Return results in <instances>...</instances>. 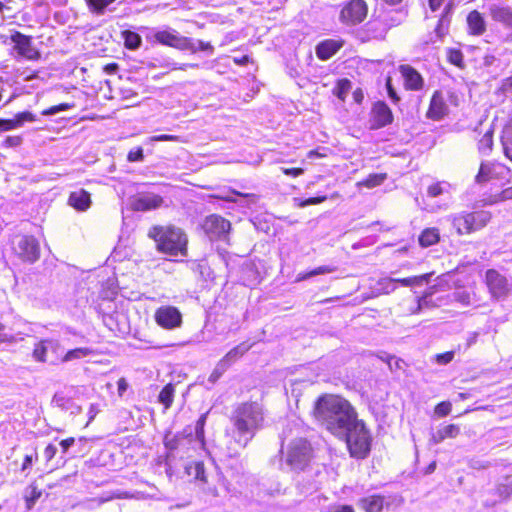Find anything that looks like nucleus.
Wrapping results in <instances>:
<instances>
[{"instance_id":"obj_1","label":"nucleus","mask_w":512,"mask_h":512,"mask_svg":"<svg viewBox=\"0 0 512 512\" xmlns=\"http://www.w3.org/2000/svg\"><path fill=\"white\" fill-rule=\"evenodd\" d=\"M314 414L316 419L333 435L345 432L357 414L352 405L344 398L336 395H325L318 399Z\"/></svg>"},{"instance_id":"obj_2","label":"nucleus","mask_w":512,"mask_h":512,"mask_svg":"<svg viewBox=\"0 0 512 512\" xmlns=\"http://www.w3.org/2000/svg\"><path fill=\"white\" fill-rule=\"evenodd\" d=\"M231 436L239 447H246L264 421L263 409L257 402H244L232 411Z\"/></svg>"},{"instance_id":"obj_3","label":"nucleus","mask_w":512,"mask_h":512,"mask_svg":"<svg viewBox=\"0 0 512 512\" xmlns=\"http://www.w3.org/2000/svg\"><path fill=\"white\" fill-rule=\"evenodd\" d=\"M149 236L156 242L158 251L170 256H186L188 239L182 229L174 226H155Z\"/></svg>"},{"instance_id":"obj_4","label":"nucleus","mask_w":512,"mask_h":512,"mask_svg":"<svg viewBox=\"0 0 512 512\" xmlns=\"http://www.w3.org/2000/svg\"><path fill=\"white\" fill-rule=\"evenodd\" d=\"M345 432L335 436L344 439L351 457L364 459L371 449V435L363 421L355 418L348 426H344Z\"/></svg>"},{"instance_id":"obj_5","label":"nucleus","mask_w":512,"mask_h":512,"mask_svg":"<svg viewBox=\"0 0 512 512\" xmlns=\"http://www.w3.org/2000/svg\"><path fill=\"white\" fill-rule=\"evenodd\" d=\"M457 235H468L483 229L491 220V213L486 210L461 211L447 217Z\"/></svg>"},{"instance_id":"obj_6","label":"nucleus","mask_w":512,"mask_h":512,"mask_svg":"<svg viewBox=\"0 0 512 512\" xmlns=\"http://www.w3.org/2000/svg\"><path fill=\"white\" fill-rule=\"evenodd\" d=\"M153 37L162 45L170 46L182 51H190L192 53H196L198 51L213 52V47L210 43L181 36L176 30L171 28L157 30L154 32Z\"/></svg>"},{"instance_id":"obj_7","label":"nucleus","mask_w":512,"mask_h":512,"mask_svg":"<svg viewBox=\"0 0 512 512\" xmlns=\"http://www.w3.org/2000/svg\"><path fill=\"white\" fill-rule=\"evenodd\" d=\"M284 454V463L293 471H303L311 461L312 449L310 443L298 438L292 440L286 448Z\"/></svg>"},{"instance_id":"obj_8","label":"nucleus","mask_w":512,"mask_h":512,"mask_svg":"<svg viewBox=\"0 0 512 512\" xmlns=\"http://www.w3.org/2000/svg\"><path fill=\"white\" fill-rule=\"evenodd\" d=\"M433 288H430L423 296L417 300L416 309L412 313H418L424 308L439 307L448 302H458L463 306H467L471 303V293L465 289L455 290L453 293L448 294L446 297L434 298Z\"/></svg>"},{"instance_id":"obj_9","label":"nucleus","mask_w":512,"mask_h":512,"mask_svg":"<svg viewBox=\"0 0 512 512\" xmlns=\"http://www.w3.org/2000/svg\"><path fill=\"white\" fill-rule=\"evenodd\" d=\"M63 352L64 348L59 340L46 338L41 339L34 344L32 357L36 362L57 365L60 363Z\"/></svg>"},{"instance_id":"obj_10","label":"nucleus","mask_w":512,"mask_h":512,"mask_svg":"<svg viewBox=\"0 0 512 512\" xmlns=\"http://www.w3.org/2000/svg\"><path fill=\"white\" fill-rule=\"evenodd\" d=\"M15 254L24 262L34 263L40 257V246L37 239L29 235H18L12 240Z\"/></svg>"},{"instance_id":"obj_11","label":"nucleus","mask_w":512,"mask_h":512,"mask_svg":"<svg viewBox=\"0 0 512 512\" xmlns=\"http://www.w3.org/2000/svg\"><path fill=\"white\" fill-rule=\"evenodd\" d=\"M485 283L492 298L497 300L505 299L512 290V283L495 269L486 271Z\"/></svg>"},{"instance_id":"obj_12","label":"nucleus","mask_w":512,"mask_h":512,"mask_svg":"<svg viewBox=\"0 0 512 512\" xmlns=\"http://www.w3.org/2000/svg\"><path fill=\"white\" fill-rule=\"evenodd\" d=\"M428 3V7L432 12H437L442 8L441 17L438 21V24L435 28V37L437 40H440L444 35L447 34L449 24H450V15L453 8V0H426Z\"/></svg>"},{"instance_id":"obj_13","label":"nucleus","mask_w":512,"mask_h":512,"mask_svg":"<svg viewBox=\"0 0 512 512\" xmlns=\"http://www.w3.org/2000/svg\"><path fill=\"white\" fill-rule=\"evenodd\" d=\"M203 230L211 240H225L231 228L228 220L220 215L207 216L203 222Z\"/></svg>"},{"instance_id":"obj_14","label":"nucleus","mask_w":512,"mask_h":512,"mask_svg":"<svg viewBox=\"0 0 512 512\" xmlns=\"http://www.w3.org/2000/svg\"><path fill=\"white\" fill-rule=\"evenodd\" d=\"M10 40L18 56L30 61H36L40 58V52L33 45L32 37L15 31L11 34Z\"/></svg>"},{"instance_id":"obj_15","label":"nucleus","mask_w":512,"mask_h":512,"mask_svg":"<svg viewBox=\"0 0 512 512\" xmlns=\"http://www.w3.org/2000/svg\"><path fill=\"white\" fill-rule=\"evenodd\" d=\"M155 322L166 330H173L182 324V314L174 306H161L154 314Z\"/></svg>"},{"instance_id":"obj_16","label":"nucleus","mask_w":512,"mask_h":512,"mask_svg":"<svg viewBox=\"0 0 512 512\" xmlns=\"http://www.w3.org/2000/svg\"><path fill=\"white\" fill-rule=\"evenodd\" d=\"M367 15V5L363 0H352L340 12V20L347 25L362 22Z\"/></svg>"},{"instance_id":"obj_17","label":"nucleus","mask_w":512,"mask_h":512,"mask_svg":"<svg viewBox=\"0 0 512 512\" xmlns=\"http://www.w3.org/2000/svg\"><path fill=\"white\" fill-rule=\"evenodd\" d=\"M393 121V114L389 106L383 102H376L371 110V120H370V128L371 129H380Z\"/></svg>"},{"instance_id":"obj_18","label":"nucleus","mask_w":512,"mask_h":512,"mask_svg":"<svg viewBox=\"0 0 512 512\" xmlns=\"http://www.w3.org/2000/svg\"><path fill=\"white\" fill-rule=\"evenodd\" d=\"M489 13L494 21L501 23L508 30L506 40L512 41V9L509 6L491 4L489 5Z\"/></svg>"},{"instance_id":"obj_19","label":"nucleus","mask_w":512,"mask_h":512,"mask_svg":"<svg viewBox=\"0 0 512 512\" xmlns=\"http://www.w3.org/2000/svg\"><path fill=\"white\" fill-rule=\"evenodd\" d=\"M190 442V439L181 434H166L164 437V445L167 449V458L174 459L178 456L184 458L185 455L182 453V450H184L186 445Z\"/></svg>"},{"instance_id":"obj_20","label":"nucleus","mask_w":512,"mask_h":512,"mask_svg":"<svg viewBox=\"0 0 512 512\" xmlns=\"http://www.w3.org/2000/svg\"><path fill=\"white\" fill-rule=\"evenodd\" d=\"M449 108L441 91H435L431 97L426 117L433 121H439L448 114Z\"/></svg>"},{"instance_id":"obj_21","label":"nucleus","mask_w":512,"mask_h":512,"mask_svg":"<svg viewBox=\"0 0 512 512\" xmlns=\"http://www.w3.org/2000/svg\"><path fill=\"white\" fill-rule=\"evenodd\" d=\"M400 72L407 89L417 91L423 88V77L416 69L410 65H401Z\"/></svg>"},{"instance_id":"obj_22","label":"nucleus","mask_w":512,"mask_h":512,"mask_svg":"<svg viewBox=\"0 0 512 512\" xmlns=\"http://www.w3.org/2000/svg\"><path fill=\"white\" fill-rule=\"evenodd\" d=\"M35 120L36 116L29 111L17 113L12 119H0V133L20 128L26 122Z\"/></svg>"},{"instance_id":"obj_23","label":"nucleus","mask_w":512,"mask_h":512,"mask_svg":"<svg viewBox=\"0 0 512 512\" xmlns=\"http://www.w3.org/2000/svg\"><path fill=\"white\" fill-rule=\"evenodd\" d=\"M162 198L155 194H142L132 201V208L135 211H149L160 207Z\"/></svg>"},{"instance_id":"obj_24","label":"nucleus","mask_w":512,"mask_h":512,"mask_svg":"<svg viewBox=\"0 0 512 512\" xmlns=\"http://www.w3.org/2000/svg\"><path fill=\"white\" fill-rule=\"evenodd\" d=\"M343 42L335 39L321 41L316 46V55L320 60H328L342 47Z\"/></svg>"},{"instance_id":"obj_25","label":"nucleus","mask_w":512,"mask_h":512,"mask_svg":"<svg viewBox=\"0 0 512 512\" xmlns=\"http://www.w3.org/2000/svg\"><path fill=\"white\" fill-rule=\"evenodd\" d=\"M217 198L227 202L237 203L241 207H249L250 204L255 203L257 200V196L255 194L241 193L236 190H231L226 195H218Z\"/></svg>"},{"instance_id":"obj_26","label":"nucleus","mask_w":512,"mask_h":512,"mask_svg":"<svg viewBox=\"0 0 512 512\" xmlns=\"http://www.w3.org/2000/svg\"><path fill=\"white\" fill-rule=\"evenodd\" d=\"M460 434V427L456 424H449L431 433L430 443L439 444L447 438H456Z\"/></svg>"},{"instance_id":"obj_27","label":"nucleus","mask_w":512,"mask_h":512,"mask_svg":"<svg viewBox=\"0 0 512 512\" xmlns=\"http://www.w3.org/2000/svg\"><path fill=\"white\" fill-rule=\"evenodd\" d=\"M384 497L371 495L358 500V506L365 512H381L384 507Z\"/></svg>"},{"instance_id":"obj_28","label":"nucleus","mask_w":512,"mask_h":512,"mask_svg":"<svg viewBox=\"0 0 512 512\" xmlns=\"http://www.w3.org/2000/svg\"><path fill=\"white\" fill-rule=\"evenodd\" d=\"M68 203L79 211H85L91 204L90 194L83 189L74 191L70 194Z\"/></svg>"},{"instance_id":"obj_29","label":"nucleus","mask_w":512,"mask_h":512,"mask_svg":"<svg viewBox=\"0 0 512 512\" xmlns=\"http://www.w3.org/2000/svg\"><path fill=\"white\" fill-rule=\"evenodd\" d=\"M469 32L473 35H481L486 30V24L482 15L474 10L467 16Z\"/></svg>"},{"instance_id":"obj_30","label":"nucleus","mask_w":512,"mask_h":512,"mask_svg":"<svg viewBox=\"0 0 512 512\" xmlns=\"http://www.w3.org/2000/svg\"><path fill=\"white\" fill-rule=\"evenodd\" d=\"M439 240H440L439 230L434 227L424 229L418 238L419 244L422 247L432 246V245L438 243Z\"/></svg>"},{"instance_id":"obj_31","label":"nucleus","mask_w":512,"mask_h":512,"mask_svg":"<svg viewBox=\"0 0 512 512\" xmlns=\"http://www.w3.org/2000/svg\"><path fill=\"white\" fill-rule=\"evenodd\" d=\"M501 143L505 156L512 161V120L502 130Z\"/></svg>"},{"instance_id":"obj_32","label":"nucleus","mask_w":512,"mask_h":512,"mask_svg":"<svg viewBox=\"0 0 512 512\" xmlns=\"http://www.w3.org/2000/svg\"><path fill=\"white\" fill-rule=\"evenodd\" d=\"M185 471L188 476L206 482L205 468L201 461H193L185 466Z\"/></svg>"},{"instance_id":"obj_33","label":"nucleus","mask_w":512,"mask_h":512,"mask_svg":"<svg viewBox=\"0 0 512 512\" xmlns=\"http://www.w3.org/2000/svg\"><path fill=\"white\" fill-rule=\"evenodd\" d=\"M124 45L129 50H137L142 45L141 36L133 31L124 30L121 32Z\"/></svg>"},{"instance_id":"obj_34","label":"nucleus","mask_w":512,"mask_h":512,"mask_svg":"<svg viewBox=\"0 0 512 512\" xmlns=\"http://www.w3.org/2000/svg\"><path fill=\"white\" fill-rule=\"evenodd\" d=\"M175 395V386L172 383L165 385L158 395V401L167 410L171 407Z\"/></svg>"},{"instance_id":"obj_35","label":"nucleus","mask_w":512,"mask_h":512,"mask_svg":"<svg viewBox=\"0 0 512 512\" xmlns=\"http://www.w3.org/2000/svg\"><path fill=\"white\" fill-rule=\"evenodd\" d=\"M91 349L87 347H79L72 350L67 351L66 353L63 352V355L61 356L60 362H70L73 360L84 358L91 354Z\"/></svg>"},{"instance_id":"obj_36","label":"nucleus","mask_w":512,"mask_h":512,"mask_svg":"<svg viewBox=\"0 0 512 512\" xmlns=\"http://www.w3.org/2000/svg\"><path fill=\"white\" fill-rule=\"evenodd\" d=\"M251 348V345L247 342L240 343L233 349H231L224 358L232 365L234 362H236L239 358H241L249 349Z\"/></svg>"},{"instance_id":"obj_37","label":"nucleus","mask_w":512,"mask_h":512,"mask_svg":"<svg viewBox=\"0 0 512 512\" xmlns=\"http://www.w3.org/2000/svg\"><path fill=\"white\" fill-rule=\"evenodd\" d=\"M115 1L116 0H86V3L90 12L101 16L106 12L107 7Z\"/></svg>"},{"instance_id":"obj_38","label":"nucleus","mask_w":512,"mask_h":512,"mask_svg":"<svg viewBox=\"0 0 512 512\" xmlns=\"http://www.w3.org/2000/svg\"><path fill=\"white\" fill-rule=\"evenodd\" d=\"M430 278V274H423L419 276L407 277L396 279V285L400 283L402 286H422L425 283H428Z\"/></svg>"},{"instance_id":"obj_39","label":"nucleus","mask_w":512,"mask_h":512,"mask_svg":"<svg viewBox=\"0 0 512 512\" xmlns=\"http://www.w3.org/2000/svg\"><path fill=\"white\" fill-rule=\"evenodd\" d=\"M492 179L510 181V169L502 163H492Z\"/></svg>"},{"instance_id":"obj_40","label":"nucleus","mask_w":512,"mask_h":512,"mask_svg":"<svg viewBox=\"0 0 512 512\" xmlns=\"http://www.w3.org/2000/svg\"><path fill=\"white\" fill-rule=\"evenodd\" d=\"M451 185L448 182L442 181L437 182L430 185L427 189V195L429 197H438L443 194H448L450 191Z\"/></svg>"},{"instance_id":"obj_41","label":"nucleus","mask_w":512,"mask_h":512,"mask_svg":"<svg viewBox=\"0 0 512 512\" xmlns=\"http://www.w3.org/2000/svg\"><path fill=\"white\" fill-rule=\"evenodd\" d=\"M335 270H336V268L334 266H330V265L320 266V267H317L309 272L298 274L297 280L298 281L307 280V279L317 276V275L332 273Z\"/></svg>"},{"instance_id":"obj_42","label":"nucleus","mask_w":512,"mask_h":512,"mask_svg":"<svg viewBox=\"0 0 512 512\" xmlns=\"http://www.w3.org/2000/svg\"><path fill=\"white\" fill-rule=\"evenodd\" d=\"M397 288L396 278L384 277L378 280L376 290L379 293L389 294Z\"/></svg>"},{"instance_id":"obj_43","label":"nucleus","mask_w":512,"mask_h":512,"mask_svg":"<svg viewBox=\"0 0 512 512\" xmlns=\"http://www.w3.org/2000/svg\"><path fill=\"white\" fill-rule=\"evenodd\" d=\"M493 146V131L489 129L484 133L478 142V150L481 154L487 155L492 150Z\"/></svg>"},{"instance_id":"obj_44","label":"nucleus","mask_w":512,"mask_h":512,"mask_svg":"<svg viewBox=\"0 0 512 512\" xmlns=\"http://www.w3.org/2000/svg\"><path fill=\"white\" fill-rule=\"evenodd\" d=\"M492 163L482 162L479 171L475 177V181L479 184L485 183L492 179Z\"/></svg>"},{"instance_id":"obj_45","label":"nucleus","mask_w":512,"mask_h":512,"mask_svg":"<svg viewBox=\"0 0 512 512\" xmlns=\"http://www.w3.org/2000/svg\"><path fill=\"white\" fill-rule=\"evenodd\" d=\"M73 400L63 392H56L52 398V405L63 411H68V407Z\"/></svg>"},{"instance_id":"obj_46","label":"nucleus","mask_w":512,"mask_h":512,"mask_svg":"<svg viewBox=\"0 0 512 512\" xmlns=\"http://www.w3.org/2000/svg\"><path fill=\"white\" fill-rule=\"evenodd\" d=\"M387 176L386 174L380 173V174H370L366 179L359 182V186H365L367 188H374L379 185H381L385 180Z\"/></svg>"},{"instance_id":"obj_47","label":"nucleus","mask_w":512,"mask_h":512,"mask_svg":"<svg viewBox=\"0 0 512 512\" xmlns=\"http://www.w3.org/2000/svg\"><path fill=\"white\" fill-rule=\"evenodd\" d=\"M447 59L448 61L459 67V68H464V56H463V53L461 52V50L459 49H455V48H449L447 49Z\"/></svg>"},{"instance_id":"obj_48","label":"nucleus","mask_w":512,"mask_h":512,"mask_svg":"<svg viewBox=\"0 0 512 512\" xmlns=\"http://www.w3.org/2000/svg\"><path fill=\"white\" fill-rule=\"evenodd\" d=\"M198 66V64L194 63L179 64L177 62L171 61L170 59H163V61L160 63V67H164L169 70H187L188 68H198Z\"/></svg>"},{"instance_id":"obj_49","label":"nucleus","mask_w":512,"mask_h":512,"mask_svg":"<svg viewBox=\"0 0 512 512\" xmlns=\"http://www.w3.org/2000/svg\"><path fill=\"white\" fill-rule=\"evenodd\" d=\"M351 89V82L348 79H341L337 82L334 89V94L341 100H344L349 90Z\"/></svg>"},{"instance_id":"obj_50","label":"nucleus","mask_w":512,"mask_h":512,"mask_svg":"<svg viewBox=\"0 0 512 512\" xmlns=\"http://www.w3.org/2000/svg\"><path fill=\"white\" fill-rule=\"evenodd\" d=\"M40 496L41 492L38 491L35 487L28 488L24 494L27 509H32V507L35 505Z\"/></svg>"},{"instance_id":"obj_51","label":"nucleus","mask_w":512,"mask_h":512,"mask_svg":"<svg viewBox=\"0 0 512 512\" xmlns=\"http://www.w3.org/2000/svg\"><path fill=\"white\" fill-rule=\"evenodd\" d=\"M73 107H74V104L61 103L59 105H55V106H52V107H50L48 109L43 110L42 111V115H44V116H52V115H55V114H57L59 112L72 109Z\"/></svg>"},{"instance_id":"obj_52","label":"nucleus","mask_w":512,"mask_h":512,"mask_svg":"<svg viewBox=\"0 0 512 512\" xmlns=\"http://www.w3.org/2000/svg\"><path fill=\"white\" fill-rule=\"evenodd\" d=\"M206 422V415H201L195 425V436L199 442L204 443V426Z\"/></svg>"},{"instance_id":"obj_53","label":"nucleus","mask_w":512,"mask_h":512,"mask_svg":"<svg viewBox=\"0 0 512 512\" xmlns=\"http://www.w3.org/2000/svg\"><path fill=\"white\" fill-rule=\"evenodd\" d=\"M452 405L448 401L440 402L435 407V414L439 417L447 416L451 412Z\"/></svg>"},{"instance_id":"obj_54","label":"nucleus","mask_w":512,"mask_h":512,"mask_svg":"<svg viewBox=\"0 0 512 512\" xmlns=\"http://www.w3.org/2000/svg\"><path fill=\"white\" fill-rule=\"evenodd\" d=\"M144 159L143 149L141 147H136L129 151L127 155V160L129 162H141Z\"/></svg>"},{"instance_id":"obj_55","label":"nucleus","mask_w":512,"mask_h":512,"mask_svg":"<svg viewBox=\"0 0 512 512\" xmlns=\"http://www.w3.org/2000/svg\"><path fill=\"white\" fill-rule=\"evenodd\" d=\"M500 91L506 98L512 100V77L507 78L503 81Z\"/></svg>"},{"instance_id":"obj_56","label":"nucleus","mask_w":512,"mask_h":512,"mask_svg":"<svg viewBox=\"0 0 512 512\" xmlns=\"http://www.w3.org/2000/svg\"><path fill=\"white\" fill-rule=\"evenodd\" d=\"M327 199V196H317L305 199L299 203V207H306L309 205H316L324 202Z\"/></svg>"},{"instance_id":"obj_57","label":"nucleus","mask_w":512,"mask_h":512,"mask_svg":"<svg viewBox=\"0 0 512 512\" xmlns=\"http://www.w3.org/2000/svg\"><path fill=\"white\" fill-rule=\"evenodd\" d=\"M37 459V452L34 450L31 454H26L24 457V461L21 467L22 471H26L27 469L31 468L34 460Z\"/></svg>"},{"instance_id":"obj_58","label":"nucleus","mask_w":512,"mask_h":512,"mask_svg":"<svg viewBox=\"0 0 512 512\" xmlns=\"http://www.w3.org/2000/svg\"><path fill=\"white\" fill-rule=\"evenodd\" d=\"M230 366L231 364L223 357L217 363L215 367V373H217V376H221Z\"/></svg>"},{"instance_id":"obj_59","label":"nucleus","mask_w":512,"mask_h":512,"mask_svg":"<svg viewBox=\"0 0 512 512\" xmlns=\"http://www.w3.org/2000/svg\"><path fill=\"white\" fill-rule=\"evenodd\" d=\"M100 412V408L97 404H91L88 410V422L86 423V426H88L97 416V414Z\"/></svg>"},{"instance_id":"obj_60","label":"nucleus","mask_w":512,"mask_h":512,"mask_svg":"<svg viewBox=\"0 0 512 512\" xmlns=\"http://www.w3.org/2000/svg\"><path fill=\"white\" fill-rule=\"evenodd\" d=\"M453 357H454L453 352H446V353L438 354L436 356V359L439 364H448L449 362L452 361Z\"/></svg>"},{"instance_id":"obj_61","label":"nucleus","mask_w":512,"mask_h":512,"mask_svg":"<svg viewBox=\"0 0 512 512\" xmlns=\"http://www.w3.org/2000/svg\"><path fill=\"white\" fill-rule=\"evenodd\" d=\"M281 171L287 175V176H291V177H298L300 175H302L304 173V169L303 168H281Z\"/></svg>"},{"instance_id":"obj_62","label":"nucleus","mask_w":512,"mask_h":512,"mask_svg":"<svg viewBox=\"0 0 512 512\" xmlns=\"http://www.w3.org/2000/svg\"><path fill=\"white\" fill-rule=\"evenodd\" d=\"M5 145L8 147H17L22 143L21 136H8L5 141Z\"/></svg>"},{"instance_id":"obj_63","label":"nucleus","mask_w":512,"mask_h":512,"mask_svg":"<svg viewBox=\"0 0 512 512\" xmlns=\"http://www.w3.org/2000/svg\"><path fill=\"white\" fill-rule=\"evenodd\" d=\"M320 488V481H313L311 483L302 484V491L304 493H312L314 491H317Z\"/></svg>"},{"instance_id":"obj_64","label":"nucleus","mask_w":512,"mask_h":512,"mask_svg":"<svg viewBox=\"0 0 512 512\" xmlns=\"http://www.w3.org/2000/svg\"><path fill=\"white\" fill-rule=\"evenodd\" d=\"M57 453V447L53 444H49L44 450V457L46 461H50L54 458Z\"/></svg>"}]
</instances>
